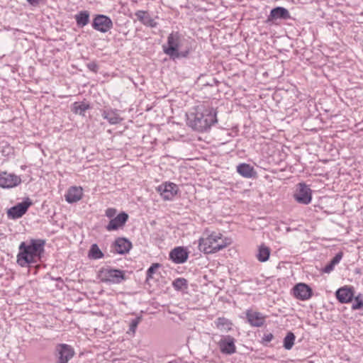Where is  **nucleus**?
Listing matches in <instances>:
<instances>
[{
  "mask_svg": "<svg viewBox=\"0 0 363 363\" xmlns=\"http://www.w3.org/2000/svg\"><path fill=\"white\" fill-rule=\"evenodd\" d=\"M294 296L301 301L309 299L312 296V289L303 283H299L293 288Z\"/></svg>",
  "mask_w": 363,
  "mask_h": 363,
  "instance_id": "obj_13",
  "label": "nucleus"
},
{
  "mask_svg": "<svg viewBox=\"0 0 363 363\" xmlns=\"http://www.w3.org/2000/svg\"><path fill=\"white\" fill-rule=\"evenodd\" d=\"M217 123L216 111L209 106H200L196 109L192 118H189V124L194 130L203 131Z\"/></svg>",
  "mask_w": 363,
  "mask_h": 363,
  "instance_id": "obj_3",
  "label": "nucleus"
},
{
  "mask_svg": "<svg viewBox=\"0 0 363 363\" xmlns=\"http://www.w3.org/2000/svg\"><path fill=\"white\" fill-rule=\"evenodd\" d=\"M75 20L79 27H84L89 22V13L87 11H82L75 15Z\"/></svg>",
  "mask_w": 363,
  "mask_h": 363,
  "instance_id": "obj_25",
  "label": "nucleus"
},
{
  "mask_svg": "<svg viewBox=\"0 0 363 363\" xmlns=\"http://www.w3.org/2000/svg\"><path fill=\"white\" fill-rule=\"evenodd\" d=\"M98 277L102 282L119 284L125 279V272L106 267L99 271Z\"/></svg>",
  "mask_w": 363,
  "mask_h": 363,
  "instance_id": "obj_5",
  "label": "nucleus"
},
{
  "mask_svg": "<svg viewBox=\"0 0 363 363\" xmlns=\"http://www.w3.org/2000/svg\"><path fill=\"white\" fill-rule=\"evenodd\" d=\"M157 191L164 200L169 201L177 194L178 186L174 183L166 182L157 187Z\"/></svg>",
  "mask_w": 363,
  "mask_h": 363,
  "instance_id": "obj_11",
  "label": "nucleus"
},
{
  "mask_svg": "<svg viewBox=\"0 0 363 363\" xmlns=\"http://www.w3.org/2000/svg\"><path fill=\"white\" fill-rule=\"evenodd\" d=\"M87 68L94 72H97L99 69L98 65L95 62H91L86 65Z\"/></svg>",
  "mask_w": 363,
  "mask_h": 363,
  "instance_id": "obj_35",
  "label": "nucleus"
},
{
  "mask_svg": "<svg viewBox=\"0 0 363 363\" xmlns=\"http://www.w3.org/2000/svg\"><path fill=\"white\" fill-rule=\"evenodd\" d=\"M116 213V210L115 208H109L106 211V216L108 218H113Z\"/></svg>",
  "mask_w": 363,
  "mask_h": 363,
  "instance_id": "obj_36",
  "label": "nucleus"
},
{
  "mask_svg": "<svg viewBox=\"0 0 363 363\" xmlns=\"http://www.w3.org/2000/svg\"><path fill=\"white\" fill-rule=\"evenodd\" d=\"M273 338H274V336L272 333H267V334H264V335L263 337V340L267 342H269L272 340Z\"/></svg>",
  "mask_w": 363,
  "mask_h": 363,
  "instance_id": "obj_37",
  "label": "nucleus"
},
{
  "mask_svg": "<svg viewBox=\"0 0 363 363\" xmlns=\"http://www.w3.org/2000/svg\"><path fill=\"white\" fill-rule=\"evenodd\" d=\"M128 214L122 212L119 213L116 217L111 219L106 228L108 231L118 230L119 228H121L125 225L128 220Z\"/></svg>",
  "mask_w": 363,
  "mask_h": 363,
  "instance_id": "obj_16",
  "label": "nucleus"
},
{
  "mask_svg": "<svg viewBox=\"0 0 363 363\" xmlns=\"http://www.w3.org/2000/svg\"><path fill=\"white\" fill-rule=\"evenodd\" d=\"M189 257V252L184 247H177L171 250L169 258L176 264L184 263Z\"/></svg>",
  "mask_w": 363,
  "mask_h": 363,
  "instance_id": "obj_14",
  "label": "nucleus"
},
{
  "mask_svg": "<svg viewBox=\"0 0 363 363\" xmlns=\"http://www.w3.org/2000/svg\"><path fill=\"white\" fill-rule=\"evenodd\" d=\"M363 308V298L359 294L354 298V301L352 305V310H360Z\"/></svg>",
  "mask_w": 363,
  "mask_h": 363,
  "instance_id": "obj_32",
  "label": "nucleus"
},
{
  "mask_svg": "<svg viewBox=\"0 0 363 363\" xmlns=\"http://www.w3.org/2000/svg\"><path fill=\"white\" fill-rule=\"evenodd\" d=\"M88 256L92 259H99L104 257V253L96 244L91 245Z\"/></svg>",
  "mask_w": 363,
  "mask_h": 363,
  "instance_id": "obj_28",
  "label": "nucleus"
},
{
  "mask_svg": "<svg viewBox=\"0 0 363 363\" xmlns=\"http://www.w3.org/2000/svg\"><path fill=\"white\" fill-rule=\"evenodd\" d=\"M294 198L299 203H310L312 199L311 189L305 184H299L296 192L294 194Z\"/></svg>",
  "mask_w": 363,
  "mask_h": 363,
  "instance_id": "obj_10",
  "label": "nucleus"
},
{
  "mask_svg": "<svg viewBox=\"0 0 363 363\" xmlns=\"http://www.w3.org/2000/svg\"><path fill=\"white\" fill-rule=\"evenodd\" d=\"M135 16L137 17L138 21L146 26L155 28L157 25L146 11L139 10L135 13Z\"/></svg>",
  "mask_w": 363,
  "mask_h": 363,
  "instance_id": "obj_21",
  "label": "nucleus"
},
{
  "mask_svg": "<svg viewBox=\"0 0 363 363\" xmlns=\"http://www.w3.org/2000/svg\"><path fill=\"white\" fill-rule=\"evenodd\" d=\"M270 252L269 247L264 245H260L256 255L257 259L261 262L267 261L270 255Z\"/></svg>",
  "mask_w": 363,
  "mask_h": 363,
  "instance_id": "obj_26",
  "label": "nucleus"
},
{
  "mask_svg": "<svg viewBox=\"0 0 363 363\" xmlns=\"http://www.w3.org/2000/svg\"><path fill=\"white\" fill-rule=\"evenodd\" d=\"M45 241L32 239L29 242H22L19 246L17 262L21 267L36 263L43 250Z\"/></svg>",
  "mask_w": 363,
  "mask_h": 363,
  "instance_id": "obj_2",
  "label": "nucleus"
},
{
  "mask_svg": "<svg viewBox=\"0 0 363 363\" xmlns=\"http://www.w3.org/2000/svg\"><path fill=\"white\" fill-rule=\"evenodd\" d=\"M336 298L342 303L351 302L354 297L352 288L344 286L336 291Z\"/></svg>",
  "mask_w": 363,
  "mask_h": 363,
  "instance_id": "obj_18",
  "label": "nucleus"
},
{
  "mask_svg": "<svg viewBox=\"0 0 363 363\" xmlns=\"http://www.w3.org/2000/svg\"><path fill=\"white\" fill-rule=\"evenodd\" d=\"M160 267L159 264H153L147 271V279H151L156 269Z\"/></svg>",
  "mask_w": 363,
  "mask_h": 363,
  "instance_id": "obj_34",
  "label": "nucleus"
},
{
  "mask_svg": "<svg viewBox=\"0 0 363 363\" xmlns=\"http://www.w3.org/2000/svg\"><path fill=\"white\" fill-rule=\"evenodd\" d=\"M289 18L290 14L286 9L284 7H277L271 11L267 21L270 22L277 19H288Z\"/></svg>",
  "mask_w": 363,
  "mask_h": 363,
  "instance_id": "obj_20",
  "label": "nucleus"
},
{
  "mask_svg": "<svg viewBox=\"0 0 363 363\" xmlns=\"http://www.w3.org/2000/svg\"><path fill=\"white\" fill-rule=\"evenodd\" d=\"M132 247L131 242L123 238H119L114 242L113 251L118 254L123 255L128 253Z\"/></svg>",
  "mask_w": 363,
  "mask_h": 363,
  "instance_id": "obj_17",
  "label": "nucleus"
},
{
  "mask_svg": "<svg viewBox=\"0 0 363 363\" xmlns=\"http://www.w3.org/2000/svg\"><path fill=\"white\" fill-rule=\"evenodd\" d=\"M246 317L248 323L253 327H261L264 325L266 316L262 313L252 310H247Z\"/></svg>",
  "mask_w": 363,
  "mask_h": 363,
  "instance_id": "obj_15",
  "label": "nucleus"
},
{
  "mask_svg": "<svg viewBox=\"0 0 363 363\" xmlns=\"http://www.w3.org/2000/svg\"><path fill=\"white\" fill-rule=\"evenodd\" d=\"M74 350L73 347L67 344H58L55 347V355L57 363H68L74 357Z\"/></svg>",
  "mask_w": 363,
  "mask_h": 363,
  "instance_id": "obj_6",
  "label": "nucleus"
},
{
  "mask_svg": "<svg viewBox=\"0 0 363 363\" xmlns=\"http://www.w3.org/2000/svg\"><path fill=\"white\" fill-rule=\"evenodd\" d=\"M295 339L294 334L292 332H289L284 339V347L288 350H291L294 345Z\"/></svg>",
  "mask_w": 363,
  "mask_h": 363,
  "instance_id": "obj_30",
  "label": "nucleus"
},
{
  "mask_svg": "<svg viewBox=\"0 0 363 363\" xmlns=\"http://www.w3.org/2000/svg\"><path fill=\"white\" fill-rule=\"evenodd\" d=\"M22 182L20 176L6 171L0 172V187L2 189H12L18 186Z\"/></svg>",
  "mask_w": 363,
  "mask_h": 363,
  "instance_id": "obj_7",
  "label": "nucleus"
},
{
  "mask_svg": "<svg viewBox=\"0 0 363 363\" xmlns=\"http://www.w3.org/2000/svg\"><path fill=\"white\" fill-rule=\"evenodd\" d=\"M31 205V201L29 199L18 203L17 205L11 207L8 211V216L12 218H19L22 217L27 211L29 206Z\"/></svg>",
  "mask_w": 363,
  "mask_h": 363,
  "instance_id": "obj_12",
  "label": "nucleus"
},
{
  "mask_svg": "<svg viewBox=\"0 0 363 363\" xmlns=\"http://www.w3.org/2000/svg\"><path fill=\"white\" fill-rule=\"evenodd\" d=\"M173 286L175 289L181 290L187 285V281L184 278H177L173 281Z\"/></svg>",
  "mask_w": 363,
  "mask_h": 363,
  "instance_id": "obj_31",
  "label": "nucleus"
},
{
  "mask_svg": "<svg viewBox=\"0 0 363 363\" xmlns=\"http://www.w3.org/2000/svg\"><path fill=\"white\" fill-rule=\"evenodd\" d=\"M163 52L172 60L186 57L191 50L188 39L177 31L172 32L167 37V43L162 45Z\"/></svg>",
  "mask_w": 363,
  "mask_h": 363,
  "instance_id": "obj_1",
  "label": "nucleus"
},
{
  "mask_svg": "<svg viewBox=\"0 0 363 363\" xmlns=\"http://www.w3.org/2000/svg\"><path fill=\"white\" fill-rule=\"evenodd\" d=\"M342 257V253L339 252L336 254V255L332 259V260L325 266L323 269V272L329 274L335 268V266L337 265Z\"/></svg>",
  "mask_w": 363,
  "mask_h": 363,
  "instance_id": "obj_27",
  "label": "nucleus"
},
{
  "mask_svg": "<svg viewBox=\"0 0 363 363\" xmlns=\"http://www.w3.org/2000/svg\"><path fill=\"white\" fill-rule=\"evenodd\" d=\"M216 326L218 329L223 332H228L232 329V322L224 317H220L215 321Z\"/></svg>",
  "mask_w": 363,
  "mask_h": 363,
  "instance_id": "obj_24",
  "label": "nucleus"
},
{
  "mask_svg": "<svg viewBox=\"0 0 363 363\" xmlns=\"http://www.w3.org/2000/svg\"><path fill=\"white\" fill-rule=\"evenodd\" d=\"M230 244V240L220 233L213 232L206 238L199 239V249L205 254H211L218 252Z\"/></svg>",
  "mask_w": 363,
  "mask_h": 363,
  "instance_id": "obj_4",
  "label": "nucleus"
},
{
  "mask_svg": "<svg viewBox=\"0 0 363 363\" xmlns=\"http://www.w3.org/2000/svg\"><path fill=\"white\" fill-rule=\"evenodd\" d=\"M102 116L113 125L118 124L122 121L116 110L104 109L102 111Z\"/></svg>",
  "mask_w": 363,
  "mask_h": 363,
  "instance_id": "obj_22",
  "label": "nucleus"
},
{
  "mask_svg": "<svg viewBox=\"0 0 363 363\" xmlns=\"http://www.w3.org/2000/svg\"><path fill=\"white\" fill-rule=\"evenodd\" d=\"M92 27L101 33H106L113 28L111 19L105 15H96L93 19Z\"/></svg>",
  "mask_w": 363,
  "mask_h": 363,
  "instance_id": "obj_8",
  "label": "nucleus"
},
{
  "mask_svg": "<svg viewBox=\"0 0 363 363\" xmlns=\"http://www.w3.org/2000/svg\"><path fill=\"white\" fill-rule=\"evenodd\" d=\"M237 172L243 177L252 178L256 172L252 166L246 163H241L237 166Z\"/></svg>",
  "mask_w": 363,
  "mask_h": 363,
  "instance_id": "obj_23",
  "label": "nucleus"
},
{
  "mask_svg": "<svg viewBox=\"0 0 363 363\" xmlns=\"http://www.w3.org/2000/svg\"><path fill=\"white\" fill-rule=\"evenodd\" d=\"M89 108V104L86 102H74L72 105V111L77 114L84 115Z\"/></svg>",
  "mask_w": 363,
  "mask_h": 363,
  "instance_id": "obj_29",
  "label": "nucleus"
},
{
  "mask_svg": "<svg viewBox=\"0 0 363 363\" xmlns=\"http://www.w3.org/2000/svg\"><path fill=\"white\" fill-rule=\"evenodd\" d=\"M235 340L230 335L222 336L218 342V347L222 354L230 355L236 352Z\"/></svg>",
  "mask_w": 363,
  "mask_h": 363,
  "instance_id": "obj_9",
  "label": "nucleus"
},
{
  "mask_svg": "<svg viewBox=\"0 0 363 363\" xmlns=\"http://www.w3.org/2000/svg\"><path fill=\"white\" fill-rule=\"evenodd\" d=\"M26 165H22V166L21 167V169H23V170H25V169H26Z\"/></svg>",
  "mask_w": 363,
  "mask_h": 363,
  "instance_id": "obj_38",
  "label": "nucleus"
},
{
  "mask_svg": "<svg viewBox=\"0 0 363 363\" xmlns=\"http://www.w3.org/2000/svg\"><path fill=\"white\" fill-rule=\"evenodd\" d=\"M140 321H141V317H137V318L133 319L130 323L129 331L128 333H132L133 334H135L136 329L138 328V325L140 323Z\"/></svg>",
  "mask_w": 363,
  "mask_h": 363,
  "instance_id": "obj_33",
  "label": "nucleus"
},
{
  "mask_svg": "<svg viewBox=\"0 0 363 363\" xmlns=\"http://www.w3.org/2000/svg\"><path fill=\"white\" fill-rule=\"evenodd\" d=\"M82 195L83 189L82 187L72 186L68 189L65 195V199L69 203H76L82 198Z\"/></svg>",
  "mask_w": 363,
  "mask_h": 363,
  "instance_id": "obj_19",
  "label": "nucleus"
}]
</instances>
